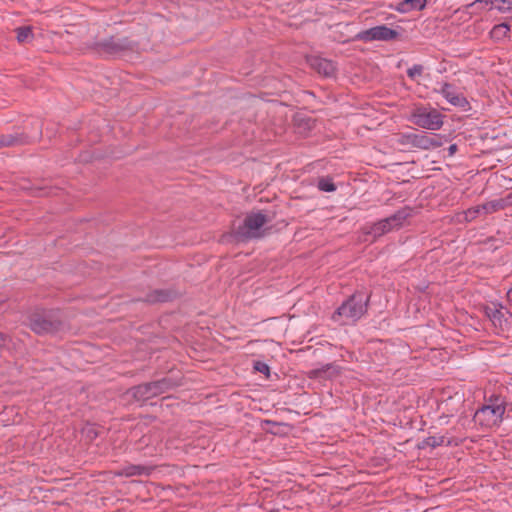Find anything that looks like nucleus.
Instances as JSON below:
<instances>
[{
	"instance_id": "obj_15",
	"label": "nucleus",
	"mask_w": 512,
	"mask_h": 512,
	"mask_svg": "<svg viewBox=\"0 0 512 512\" xmlns=\"http://www.w3.org/2000/svg\"><path fill=\"white\" fill-rule=\"evenodd\" d=\"M154 466H148V465H135V464H129L124 467H122L118 472L117 475L119 476H125V477H132V476H149L152 471L154 470Z\"/></svg>"
},
{
	"instance_id": "obj_6",
	"label": "nucleus",
	"mask_w": 512,
	"mask_h": 512,
	"mask_svg": "<svg viewBox=\"0 0 512 512\" xmlns=\"http://www.w3.org/2000/svg\"><path fill=\"white\" fill-rule=\"evenodd\" d=\"M134 47L132 41L127 37L111 36L100 41L94 42L90 48L101 56H116L122 52L132 50Z\"/></svg>"
},
{
	"instance_id": "obj_36",
	"label": "nucleus",
	"mask_w": 512,
	"mask_h": 512,
	"mask_svg": "<svg viewBox=\"0 0 512 512\" xmlns=\"http://www.w3.org/2000/svg\"><path fill=\"white\" fill-rule=\"evenodd\" d=\"M270 512H279V510L274 509V510H271Z\"/></svg>"
},
{
	"instance_id": "obj_32",
	"label": "nucleus",
	"mask_w": 512,
	"mask_h": 512,
	"mask_svg": "<svg viewBox=\"0 0 512 512\" xmlns=\"http://www.w3.org/2000/svg\"><path fill=\"white\" fill-rule=\"evenodd\" d=\"M47 194H48V193L46 192V190H45V189H40V190H39V195H40V196L47 195Z\"/></svg>"
},
{
	"instance_id": "obj_4",
	"label": "nucleus",
	"mask_w": 512,
	"mask_h": 512,
	"mask_svg": "<svg viewBox=\"0 0 512 512\" xmlns=\"http://www.w3.org/2000/svg\"><path fill=\"white\" fill-rule=\"evenodd\" d=\"M175 386H177L176 382L169 377H165L160 380L139 384L131 389V394L137 401H146L169 391Z\"/></svg>"
},
{
	"instance_id": "obj_35",
	"label": "nucleus",
	"mask_w": 512,
	"mask_h": 512,
	"mask_svg": "<svg viewBox=\"0 0 512 512\" xmlns=\"http://www.w3.org/2000/svg\"><path fill=\"white\" fill-rule=\"evenodd\" d=\"M5 302L4 298H0V305Z\"/></svg>"
},
{
	"instance_id": "obj_31",
	"label": "nucleus",
	"mask_w": 512,
	"mask_h": 512,
	"mask_svg": "<svg viewBox=\"0 0 512 512\" xmlns=\"http://www.w3.org/2000/svg\"><path fill=\"white\" fill-rule=\"evenodd\" d=\"M507 299L508 301L512 302V288L507 292Z\"/></svg>"
},
{
	"instance_id": "obj_17",
	"label": "nucleus",
	"mask_w": 512,
	"mask_h": 512,
	"mask_svg": "<svg viewBox=\"0 0 512 512\" xmlns=\"http://www.w3.org/2000/svg\"><path fill=\"white\" fill-rule=\"evenodd\" d=\"M441 145V139L427 132L418 133V148L430 149Z\"/></svg>"
},
{
	"instance_id": "obj_21",
	"label": "nucleus",
	"mask_w": 512,
	"mask_h": 512,
	"mask_svg": "<svg viewBox=\"0 0 512 512\" xmlns=\"http://www.w3.org/2000/svg\"><path fill=\"white\" fill-rule=\"evenodd\" d=\"M82 432H83V435L85 436V438L88 441L92 442L97 437H99V435L101 433V428L94 424H88L83 428Z\"/></svg>"
},
{
	"instance_id": "obj_13",
	"label": "nucleus",
	"mask_w": 512,
	"mask_h": 512,
	"mask_svg": "<svg viewBox=\"0 0 512 512\" xmlns=\"http://www.w3.org/2000/svg\"><path fill=\"white\" fill-rule=\"evenodd\" d=\"M454 400H455V397H449L440 402H438V400H436V399H430L423 407H425L426 405H429L431 407L436 405L437 409L441 412V414L438 416V420L441 421V420L446 419L449 416H453L458 411L457 406L450 405Z\"/></svg>"
},
{
	"instance_id": "obj_10",
	"label": "nucleus",
	"mask_w": 512,
	"mask_h": 512,
	"mask_svg": "<svg viewBox=\"0 0 512 512\" xmlns=\"http://www.w3.org/2000/svg\"><path fill=\"white\" fill-rule=\"evenodd\" d=\"M443 125V116L436 109L418 108V126L429 130H438Z\"/></svg>"
},
{
	"instance_id": "obj_30",
	"label": "nucleus",
	"mask_w": 512,
	"mask_h": 512,
	"mask_svg": "<svg viewBox=\"0 0 512 512\" xmlns=\"http://www.w3.org/2000/svg\"><path fill=\"white\" fill-rule=\"evenodd\" d=\"M421 423H422V427L420 428V430L424 431V426L427 425V421L423 419V415H421Z\"/></svg>"
},
{
	"instance_id": "obj_16",
	"label": "nucleus",
	"mask_w": 512,
	"mask_h": 512,
	"mask_svg": "<svg viewBox=\"0 0 512 512\" xmlns=\"http://www.w3.org/2000/svg\"><path fill=\"white\" fill-rule=\"evenodd\" d=\"M175 297V293L168 289H155L149 292L143 301L149 304L164 303L171 301Z\"/></svg>"
},
{
	"instance_id": "obj_1",
	"label": "nucleus",
	"mask_w": 512,
	"mask_h": 512,
	"mask_svg": "<svg viewBox=\"0 0 512 512\" xmlns=\"http://www.w3.org/2000/svg\"><path fill=\"white\" fill-rule=\"evenodd\" d=\"M507 402L498 394H492L485 398L484 404L474 414L473 421L482 429L498 427L506 411Z\"/></svg>"
},
{
	"instance_id": "obj_8",
	"label": "nucleus",
	"mask_w": 512,
	"mask_h": 512,
	"mask_svg": "<svg viewBox=\"0 0 512 512\" xmlns=\"http://www.w3.org/2000/svg\"><path fill=\"white\" fill-rule=\"evenodd\" d=\"M399 33L385 25L375 26L370 29L360 31L356 38L364 42L371 41H390L396 39Z\"/></svg>"
},
{
	"instance_id": "obj_18",
	"label": "nucleus",
	"mask_w": 512,
	"mask_h": 512,
	"mask_svg": "<svg viewBox=\"0 0 512 512\" xmlns=\"http://www.w3.org/2000/svg\"><path fill=\"white\" fill-rule=\"evenodd\" d=\"M433 429V427L431 426L429 428V430ZM429 433V436L427 438H425L421 444H418V449H424L426 447H432V448H435L437 446H441L445 443V436H436L434 434H432L431 431H428Z\"/></svg>"
},
{
	"instance_id": "obj_22",
	"label": "nucleus",
	"mask_w": 512,
	"mask_h": 512,
	"mask_svg": "<svg viewBox=\"0 0 512 512\" xmlns=\"http://www.w3.org/2000/svg\"><path fill=\"white\" fill-rule=\"evenodd\" d=\"M489 2L493 8L500 12L512 11V0H490Z\"/></svg>"
},
{
	"instance_id": "obj_11",
	"label": "nucleus",
	"mask_w": 512,
	"mask_h": 512,
	"mask_svg": "<svg viewBox=\"0 0 512 512\" xmlns=\"http://www.w3.org/2000/svg\"><path fill=\"white\" fill-rule=\"evenodd\" d=\"M440 93L455 107L465 108L469 104L464 95L450 83H444L441 86Z\"/></svg>"
},
{
	"instance_id": "obj_33",
	"label": "nucleus",
	"mask_w": 512,
	"mask_h": 512,
	"mask_svg": "<svg viewBox=\"0 0 512 512\" xmlns=\"http://www.w3.org/2000/svg\"><path fill=\"white\" fill-rule=\"evenodd\" d=\"M415 2L416 0H406L405 4H410L411 6H413Z\"/></svg>"
},
{
	"instance_id": "obj_29",
	"label": "nucleus",
	"mask_w": 512,
	"mask_h": 512,
	"mask_svg": "<svg viewBox=\"0 0 512 512\" xmlns=\"http://www.w3.org/2000/svg\"><path fill=\"white\" fill-rule=\"evenodd\" d=\"M456 149H457V147H456V145H455V144L451 145V146L449 147V152H450V154L452 155V154L456 151Z\"/></svg>"
},
{
	"instance_id": "obj_25",
	"label": "nucleus",
	"mask_w": 512,
	"mask_h": 512,
	"mask_svg": "<svg viewBox=\"0 0 512 512\" xmlns=\"http://www.w3.org/2000/svg\"><path fill=\"white\" fill-rule=\"evenodd\" d=\"M254 369H255L256 371L260 372V373L265 374L266 376H268V375H269V373H270V368H269V366H268L266 363L261 362V361H257V362H255V364H254Z\"/></svg>"
},
{
	"instance_id": "obj_9",
	"label": "nucleus",
	"mask_w": 512,
	"mask_h": 512,
	"mask_svg": "<svg viewBox=\"0 0 512 512\" xmlns=\"http://www.w3.org/2000/svg\"><path fill=\"white\" fill-rule=\"evenodd\" d=\"M503 199L492 200L482 205L471 207L464 212L466 221L471 222L476 219L480 214H491L505 208Z\"/></svg>"
},
{
	"instance_id": "obj_23",
	"label": "nucleus",
	"mask_w": 512,
	"mask_h": 512,
	"mask_svg": "<svg viewBox=\"0 0 512 512\" xmlns=\"http://www.w3.org/2000/svg\"><path fill=\"white\" fill-rule=\"evenodd\" d=\"M317 187L324 192H333L336 190V185L333 183L332 179L328 177L320 178Z\"/></svg>"
},
{
	"instance_id": "obj_28",
	"label": "nucleus",
	"mask_w": 512,
	"mask_h": 512,
	"mask_svg": "<svg viewBox=\"0 0 512 512\" xmlns=\"http://www.w3.org/2000/svg\"><path fill=\"white\" fill-rule=\"evenodd\" d=\"M426 5V0H418V10H422Z\"/></svg>"
},
{
	"instance_id": "obj_34",
	"label": "nucleus",
	"mask_w": 512,
	"mask_h": 512,
	"mask_svg": "<svg viewBox=\"0 0 512 512\" xmlns=\"http://www.w3.org/2000/svg\"><path fill=\"white\" fill-rule=\"evenodd\" d=\"M411 116H412V117H415V116H416V111H412V112H411Z\"/></svg>"
},
{
	"instance_id": "obj_2",
	"label": "nucleus",
	"mask_w": 512,
	"mask_h": 512,
	"mask_svg": "<svg viewBox=\"0 0 512 512\" xmlns=\"http://www.w3.org/2000/svg\"><path fill=\"white\" fill-rule=\"evenodd\" d=\"M369 296L364 293H354L332 314V320L341 325L358 321L366 312Z\"/></svg>"
},
{
	"instance_id": "obj_19",
	"label": "nucleus",
	"mask_w": 512,
	"mask_h": 512,
	"mask_svg": "<svg viewBox=\"0 0 512 512\" xmlns=\"http://www.w3.org/2000/svg\"><path fill=\"white\" fill-rule=\"evenodd\" d=\"M15 32L19 43H26L33 39V32L29 26L19 27L15 30Z\"/></svg>"
},
{
	"instance_id": "obj_20",
	"label": "nucleus",
	"mask_w": 512,
	"mask_h": 512,
	"mask_svg": "<svg viewBox=\"0 0 512 512\" xmlns=\"http://www.w3.org/2000/svg\"><path fill=\"white\" fill-rule=\"evenodd\" d=\"M510 26L506 23L495 25L491 30V37L500 40L507 36Z\"/></svg>"
},
{
	"instance_id": "obj_3",
	"label": "nucleus",
	"mask_w": 512,
	"mask_h": 512,
	"mask_svg": "<svg viewBox=\"0 0 512 512\" xmlns=\"http://www.w3.org/2000/svg\"><path fill=\"white\" fill-rule=\"evenodd\" d=\"M29 327L38 335L53 334L63 327L60 314L54 310H36L29 316Z\"/></svg>"
},
{
	"instance_id": "obj_24",
	"label": "nucleus",
	"mask_w": 512,
	"mask_h": 512,
	"mask_svg": "<svg viewBox=\"0 0 512 512\" xmlns=\"http://www.w3.org/2000/svg\"><path fill=\"white\" fill-rule=\"evenodd\" d=\"M327 372H329L330 376H333V375H338L340 371H339L338 366H336L334 364H327V365L323 366L321 369L315 370L314 374L316 376L321 377L322 374L327 373Z\"/></svg>"
},
{
	"instance_id": "obj_12",
	"label": "nucleus",
	"mask_w": 512,
	"mask_h": 512,
	"mask_svg": "<svg viewBox=\"0 0 512 512\" xmlns=\"http://www.w3.org/2000/svg\"><path fill=\"white\" fill-rule=\"evenodd\" d=\"M31 143V138L24 132L15 131L12 134L0 135V149L22 146Z\"/></svg>"
},
{
	"instance_id": "obj_5",
	"label": "nucleus",
	"mask_w": 512,
	"mask_h": 512,
	"mask_svg": "<svg viewBox=\"0 0 512 512\" xmlns=\"http://www.w3.org/2000/svg\"><path fill=\"white\" fill-rule=\"evenodd\" d=\"M268 222L265 214L261 212L248 214L242 225L235 229V237L237 240L246 241L253 238L261 237L260 229Z\"/></svg>"
},
{
	"instance_id": "obj_7",
	"label": "nucleus",
	"mask_w": 512,
	"mask_h": 512,
	"mask_svg": "<svg viewBox=\"0 0 512 512\" xmlns=\"http://www.w3.org/2000/svg\"><path fill=\"white\" fill-rule=\"evenodd\" d=\"M408 216L409 212L406 209L400 210L390 217L366 226L364 228L365 234L372 236V240H375L391 230L402 226Z\"/></svg>"
},
{
	"instance_id": "obj_27",
	"label": "nucleus",
	"mask_w": 512,
	"mask_h": 512,
	"mask_svg": "<svg viewBox=\"0 0 512 512\" xmlns=\"http://www.w3.org/2000/svg\"><path fill=\"white\" fill-rule=\"evenodd\" d=\"M7 336L5 334L0 333V347H2L6 342Z\"/></svg>"
},
{
	"instance_id": "obj_26",
	"label": "nucleus",
	"mask_w": 512,
	"mask_h": 512,
	"mask_svg": "<svg viewBox=\"0 0 512 512\" xmlns=\"http://www.w3.org/2000/svg\"><path fill=\"white\" fill-rule=\"evenodd\" d=\"M408 75L413 78L416 75V65L408 69Z\"/></svg>"
},
{
	"instance_id": "obj_14",
	"label": "nucleus",
	"mask_w": 512,
	"mask_h": 512,
	"mask_svg": "<svg viewBox=\"0 0 512 512\" xmlns=\"http://www.w3.org/2000/svg\"><path fill=\"white\" fill-rule=\"evenodd\" d=\"M309 64L313 70L325 77H331L335 73V65L328 59L311 57Z\"/></svg>"
}]
</instances>
